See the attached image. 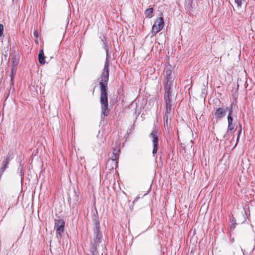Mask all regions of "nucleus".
Masks as SVG:
<instances>
[{
    "instance_id": "1",
    "label": "nucleus",
    "mask_w": 255,
    "mask_h": 255,
    "mask_svg": "<svg viewBox=\"0 0 255 255\" xmlns=\"http://www.w3.org/2000/svg\"><path fill=\"white\" fill-rule=\"evenodd\" d=\"M109 77V70L107 69V67L103 69L102 74L99 78L100 86V103L108 102V82Z\"/></svg>"
},
{
    "instance_id": "2",
    "label": "nucleus",
    "mask_w": 255,
    "mask_h": 255,
    "mask_svg": "<svg viewBox=\"0 0 255 255\" xmlns=\"http://www.w3.org/2000/svg\"><path fill=\"white\" fill-rule=\"evenodd\" d=\"M228 110L229 114L227 117L228 119V128L227 133L224 135V137L228 139L227 135L229 134V131L234 130L235 128L236 123L234 122V119L232 116L233 113V105H231L230 107H227Z\"/></svg>"
},
{
    "instance_id": "3",
    "label": "nucleus",
    "mask_w": 255,
    "mask_h": 255,
    "mask_svg": "<svg viewBox=\"0 0 255 255\" xmlns=\"http://www.w3.org/2000/svg\"><path fill=\"white\" fill-rule=\"evenodd\" d=\"M164 22L162 13H160V16L156 19L152 27V37L156 35L164 27Z\"/></svg>"
},
{
    "instance_id": "4",
    "label": "nucleus",
    "mask_w": 255,
    "mask_h": 255,
    "mask_svg": "<svg viewBox=\"0 0 255 255\" xmlns=\"http://www.w3.org/2000/svg\"><path fill=\"white\" fill-rule=\"evenodd\" d=\"M65 222L63 219H55L54 228L56 230V234L58 238L61 237L64 230Z\"/></svg>"
},
{
    "instance_id": "5",
    "label": "nucleus",
    "mask_w": 255,
    "mask_h": 255,
    "mask_svg": "<svg viewBox=\"0 0 255 255\" xmlns=\"http://www.w3.org/2000/svg\"><path fill=\"white\" fill-rule=\"evenodd\" d=\"M149 136L152 138V141L153 143V150L152 154L153 156L155 157V154L157 152L158 146V136L157 134V130L156 128H154L152 132L150 134Z\"/></svg>"
},
{
    "instance_id": "6",
    "label": "nucleus",
    "mask_w": 255,
    "mask_h": 255,
    "mask_svg": "<svg viewBox=\"0 0 255 255\" xmlns=\"http://www.w3.org/2000/svg\"><path fill=\"white\" fill-rule=\"evenodd\" d=\"M226 111H228L227 108L226 109L221 107L217 108L214 113L215 117L212 119L213 124L217 123L219 120L223 118L226 115Z\"/></svg>"
},
{
    "instance_id": "7",
    "label": "nucleus",
    "mask_w": 255,
    "mask_h": 255,
    "mask_svg": "<svg viewBox=\"0 0 255 255\" xmlns=\"http://www.w3.org/2000/svg\"><path fill=\"white\" fill-rule=\"evenodd\" d=\"M12 158V152L11 151L8 152L1 163V167L0 168V177H2L4 171L8 168L9 163Z\"/></svg>"
},
{
    "instance_id": "8",
    "label": "nucleus",
    "mask_w": 255,
    "mask_h": 255,
    "mask_svg": "<svg viewBox=\"0 0 255 255\" xmlns=\"http://www.w3.org/2000/svg\"><path fill=\"white\" fill-rule=\"evenodd\" d=\"M102 232L100 230V229H94V244L93 246L94 247H96L100 243L102 242Z\"/></svg>"
},
{
    "instance_id": "9",
    "label": "nucleus",
    "mask_w": 255,
    "mask_h": 255,
    "mask_svg": "<svg viewBox=\"0 0 255 255\" xmlns=\"http://www.w3.org/2000/svg\"><path fill=\"white\" fill-rule=\"evenodd\" d=\"M103 44V48L105 49L106 53V60L105 63L104 68L107 67V69H109V45L108 43L105 41L104 39L102 40Z\"/></svg>"
},
{
    "instance_id": "10",
    "label": "nucleus",
    "mask_w": 255,
    "mask_h": 255,
    "mask_svg": "<svg viewBox=\"0 0 255 255\" xmlns=\"http://www.w3.org/2000/svg\"><path fill=\"white\" fill-rule=\"evenodd\" d=\"M118 161H116L113 158H110L108 159L106 162V168L109 171L114 169V168L116 169L118 166Z\"/></svg>"
},
{
    "instance_id": "11",
    "label": "nucleus",
    "mask_w": 255,
    "mask_h": 255,
    "mask_svg": "<svg viewBox=\"0 0 255 255\" xmlns=\"http://www.w3.org/2000/svg\"><path fill=\"white\" fill-rule=\"evenodd\" d=\"M19 61V57L16 55H13L11 59V62L12 63V68H11V71H12V75L13 74L14 72H16V67L18 65Z\"/></svg>"
},
{
    "instance_id": "12",
    "label": "nucleus",
    "mask_w": 255,
    "mask_h": 255,
    "mask_svg": "<svg viewBox=\"0 0 255 255\" xmlns=\"http://www.w3.org/2000/svg\"><path fill=\"white\" fill-rule=\"evenodd\" d=\"M101 105V118H103V117H106L109 114V110H108V102L107 103H100Z\"/></svg>"
},
{
    "instance_id": "13",
    "label": "nucleus",
    "mask_w": 255,
    "mask_h": 255,
    "mask_svg": "<svg viewBox=\"0 0 255 255\" xmlns=\"http://www.w3.org/2000/svg\"><path fill=\"white\" fill-rule=\"evenodd\" d=\"M165 78L164 82H173L172 77V71L170 69H167L165 71Z\"/></svg>"
},
{
    "instance_id": "14",
    "label": "nucleus",
    "mask_w": 255,
    "mask_h": 255,
    "mask_svg": "<svg viewBox=\"0 0 255 255\" xmlns=\"http://www.w3.org/2000/svg\"><path fill=\"white\" fill-rule=\"evenodd\" d=\"M171 117L172 116H171L165 115V114H164V117H163V123H164V127L165 128L166 127L168 129L169 128V127L170 125Z\"/></svg>"
},
{
    "instance_id": "15",
    "label": "nucleus",
    "mask_w": 255,
    "mask_h": 255,
    "mask_svg": "<svg viewBox=\"0 0 255 255\" xmlns=\"http://www.w3.org/2000/svg\"><path fill=\"white\" fill-rule=\"evenodd\" d=\"M120 152V149L114 148L113 149V155L112 156L111 158H113V159H114V160H116V161L118 162L119 159Z\"/></svg>"
},
{
    "instance_id": "16",
    "label": "nucleus",
    "mask_w": 255,
    "mask_h": 255,
    "mask_svg": "<svg viewBox=\"0 0 255 255\" xmlns=\"http://www.w3.org/2000/svg\"><path fill=\"white\" fill-rule=\"evenodd\" d=\"M174 110L172 108L171 104H166L164 114L172 116Z\"/></svg>"
},
{
    "instance_id": "17",
    "label": "nucleus",
    "mask_w": 255,
    "mask_h": 255,
    "mask_svg": "<svg viewBox=\"0 0 255 255\" xmlns=\"http://www.w3.org/2000/svg\"><path fill=\"white\" fill-rule=\"evenodd\" d=\"M45 58V56H44V54L43 49H41L38 54V60H39V63L41 64H45V61L44 60Z\"/></svg>"
},
{
    "instance_id": "18",
    "label": "nucleus",
    "mask_w": 255,
    "mask_h": 255,
    "mask_svg": "<svg viewBox=\"0 0 255 255\" xmlns=\"http://www.w3.org/2000/svg\"><path fill=\"white\" fill-rule=\"evenodd\" d=\"M172 92H165L164 100L166 104H171Z\"/></svg>"
},
{
    "instance_id": "19",
    "label": "nucleus",
    "mask_w": 255,
    "mask_h": 255,
    "mask_svg": "<svg viewBox=\"0 0 255 255\" xmlns=\"http://www.w3.org/2000/svg\"><path fill=\"white\" fill-rule=\"evenodd\" d=\"M235 2L237 4L238 7H241L243 5H245L246 7L248 0H235Z\"/></svg>"
},
{
    "instance_id": "20",
    "label": "nucleus",
    "mask_w": 255,
    "mask_h": 255,
    "mask_svg": "<svg viewBox=\"0 0 255 255\" xmlns=\"http://www.w3.org/2000/svg\"><path fill=\"white\" fill-rule=\"evenodd\" d=\"M153 9L152 7L146 9L144 11V15L146 18H150L153 16Z\"/></svg>"
},
{
    "instance_id": "21",
    "label": "nucleus",
    "mask_w": 255,
    "mask_h": 255,
    "mask_svg": "<svg viewBox=\"0 0 255 255\" xmlns=\"http://www.w3.org/2000/svg\"><path fill=\"white\" fill-rule=\"evenodd\" d=\"M93 221L94 225V229H100V221L99 220L98 217L96 216H94L93 218Z\"/></svg>"
},
{
    "instance_id": "22",
    "label": "nucleus",
    "mask_w": 255,
    "mask_h": 255,
    "mask_svg": "<svg viewBox=\"0 0 255 255\" xmlns=\"http://www.w3.org/2000/svg\"><path fill=\"white\" fill-rule=\"evenodd\" d=\"M165 92H172V82H164Z\"/></svg>"
},
{
    "instance_id": "23",
    "label": "nucleus",
    "mask_w": 255,
    "mask_h": 255,
    "mask_svg": "<svg viewBox=\"0 0 255 255\" xmlns=\"http://www.w3.org/2000/svg\"><path fill=\"white\" fill-rule=\"evenodd\" d=\"M230 222L231 223L230 230H234L235 229V225L236 224V219L234 217H232L230 220Z\"/></svg>"
},
{
    "instance_id": "24",
    "label": "nucleus",
    "mask_w": 255,
    "mask_h": 255,
    "mask_svg": "<svg viewBox=\"0 0 255 255\" xmlns=\"http://www.w3.org/2000/svg\"><path fill=\"white\" fill-rule=\"evenodd\" d=\"M17 172L19 173V175L21 177V179L23 178V176L24 175V169L22 167V166L20 165V167H19L17 169Z\"/></svg>"
},
{
    "instance_id": "25",
    "label": "nucleus",
    "mask_w": 255,
    "mask_h": 255,
    "mask_svg": "<svg viewBox=\"0 0 255 255\" xmlns=\"http://www.w3.org/2000/svg\"><path fill=\"white\" fill-rule=\"evenodd\" d=\"M3 26L2 24H0V37L3 34Z\"/></svg>"
},
{
    "instance_id": "26",
    "label": "nucleus",
    "mask_w": 255,
    "mask_h": 255,
    "mask_svg": "<svg viewBox=\"0 0 255 255\" xmlns=\"http://www.w3.org/2000/svg\"><path fill=\"white\" fill-rule=\"evenodd\" d=\"M242 129H239V131H238V136H240L241 132H242Z\"/></svg>"
},
{
    "instance_id": "27",
    "label": "nucleus",
    "mask_w": 255,
    "mask_h": 255,
    "mask_svg": "<svg viewBox=\"0 0 255 255\" xmlns=\"http://www.w3.org/2000/svg\"><path fill=\"white\" fill-rule=\"evenodd\" d=\"M239 127H240V129H242V125L240 123H239Z\"/></svg>"
},
{
    "instance_id": "28",
    "label": "nucleus",
    "mask_w": 255,
    "mask_h": 255,
    "mask_svg": "<svg viewBox=\"0 0 255 255\" xmlns=\"http://www.w3.org/2000/svg\"><path fill=\"white\" fill-rule=\"evenodd\" d=\"M239 140V136H238L237 138V142H238Z\"/></svg>"
}]
</instances>
